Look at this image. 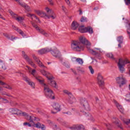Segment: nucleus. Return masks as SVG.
Returning a JSON list of instances; mask_svg holds the SVG:
<instances>
[{
	"instance_id": "f257e3e1",
	"label": "nucleus",
	"mask_w": 130,
	"mask_h": 130,
	"mask_svg": "<svg viewBox=\"0 0 130 130\" xmlns=\"http://www.w3.org/2000/svg\"><path fill=\"white\" fill-rule=\"evenodd\" d=\"M81 44L83 45H86V48L88 50H89V52H90V53H92V54H93V55H95L96 57L99 58V59H101L100 54L94 51V50L90 49L91 43L87 40L86 38L84 37H80L79 38V41H73L71 43V48L74 51H80L84 48V46H82Z\"/></svg>"
},
{
	"instance_id": "f03ea898",
	"label": "nucleus",
	"mask_w": 130,
	"mask_h": 130,
	"mask_svg": "<svg viewBox=\"0 0 130 130\" xmlns=\"http://www.w3.org/2000/svg\"><path fill=\"white\" fill-rule=\"evenodd\" d=\"M40 72L41 74H43V76H45V77H46V78L48 79V84L50 85V86H51V87H53L54 88H55V89H57V83H56V82L55 81L53 80L54 78L53 76L50 74L49 72H47L45 70H40Z\"/></svg>"
},
{
	"instance_id": "7ed1b4c3",
	"label": "nucleus",
	"mask_w": 130,
	"mask_h": 130,
	"mask_svg": "<svg viewBox=\"0 0 130 130\" xmlns=\"http://www.w3.org/2000/svg\"><path fill=\"white\" fill-rule=\"evenodd\" d=\"M44 86H45L44 87V93L46 97L50 98V99H55L53 91L49 88L48 85H46V84H44Z\"/></svg>"
},
{
	"instance_id": "20e7f679",
	"label": "nucleus",
	"mask_w": 130,
	"mask_h": 130,
	"mask_svg": "<svg viewBox=\"0 0 130 130\" xmlns=\"http://www.w3.org/2000/svg\"><path fill=\"white\" fill-rule=\"evenodd\" d=\"M126 63H129V61L127 59L125 60H122V59H119V62H118V67L119 68L120 72L122 73L124 72V66L126 64Z\"/></svg>"
},
{
	"instance_id": "39448f33",
	"label": "nucleus",
	"mask_w": 130,
	"mask_h": 130,
	"mask_svg": "<svg viewBox=\"0 0 130 130\" xmlns=\"http://www.w3.org/2000/svg\"><path fill=\"white\" fill-rule=\"evenodd\" d=\"M83 27L84 25H82L79 26V27L78 28V30L81 33H87V32H88L89 34H93V33H94V31H93V28L91 26H88L85 28H83Z\"/></svg>"
},
{
	"instance_id": "423d86ee",
	"label": "nucleus",
	"mask_w": 130,
	"mask_h": 130,
	"mask_svg": "<svg viewBox=\"0 0 130 130\" xmlns=\"http://www.w3.org/2000/svg\"><path fill=\"white\" fill-rule=\"evenodd\" d=\"M80 104L82 106V108L84 109V110H86L87 111H89L90 110V106L89 105V103H88V101L85 98L80 99Z\"/></svg>"
},
{
	"instance_id": "0eeeda50",
	"label": "nucleus",
	"mask_w": 130,
	"mask_h": 130,
	"mask_svg": "<svg viewBox=\"0 0 130 130\" xmlns=\"http://www.w3.org/2000/svg\"><path fill=\"white\" fill-rule=\"evenodd\" d=\"M32 26L36 29V30L38 31V32H39V33H41V34H42V35H44V36H45V37H48L49 36V35L47 34V32H45V30L40 28L39 27H38V25H37L35 23L31 22V23Z\"/></svg>"
},
{
	"instance_id": "6e6552de",
	"label": "nucleus",
	"mask_w": 130,
	"mask_h": 130,
	"mask_svg": "<svg viewBox=\"0 0 130 130\" xmlns=\"http://www.w3.org/2000/svg\"><path fill=\"white\" fill-rule=\"evenodd\" d=\"M98 84L101 89H104V79H103V76L100 73L98 75Z\"/></svg>"
},
{
	"instance_id": "1a4fd4ad",
	"label": "nucleus",
	"mask_w": 130,
	"mask_h": 130,
	"mask_svg": "<svg viewBox=\"0 0 130 130\" xmlns=\"http://www.w3.org/2000/svg\"><path fill=\"white\" fill-rule=\"evenodd\" d=\"M116 83L119 85L120 88H121L122 86L126 84V80L123 77H118L116 78Z\"/></svg>"
},
{
	"instance_id": "9d476101",
	"label": "nucleus",
	"mask_w": 130,
	"mask_h": 130,
	"mask_svg": "<svg viewBox=\"0 0 130 130\" xmlns=\"http://www.w3.org/2000/svg\"><path fill=\"white\" fill-rule=\"evenodd\" d=\"M51 54L53 56H54L56 58H59L60 60H62V58H61V55L60 54V52L57 49L52 50L50 51Z\"/></svg>"
},
{
	"instance_id": "9b49d317",
	"label": "nucleus",
	"mask_w": 130,
	"mask_h": 130,
	"mask_svg": "<svg viewBox=\"0 0 130 130\" xmlns=\"http://www.w3.org/2000/svg\"><path fill=\"white\" fill-rule=\"evenodd\" d=\"M22 53L23 58H25L26 61H28L29 64H31V66L34 68H36V67L35 66V64L34 63V62H33V61H32V60L29 58V57L28 56V55H27V54H25V51H22Z\"/></svg>"
},
{
	"instance_id": "f8f14e48",
	"label": "nucleus",
	"mask_w": 130,
	"mask_h": 130,
	"mask_svg": "<svg viewBox=\"0 0 130 130\" xmlns=\"http://www.w3.org/2000/svg\"><path fill=\"white\" fill-rule=\"evenodd\" d=\"M63 93L65 94H67L69 96V102L70 103V104H73L74 103V102L76 100V99L74 97L72 98V92L69 91L67 90H64L63 91Z\"/></svg>"
},
{
	"instance_id": "ddd939ff",
	"label": "nucleus",
	"mask_w": 130,
	"mask_h": 130,
	"mask_svg": "<svg viewBox=\"0 0 130 130\" xmlns=\"http://www.w3.org/2000/svg\"><path fill=\"white\" fill-rule=\"evenodd\" d=\"M53 107L55 110L56 111V112H53V111H51V112L53 114H56V113H57L58 111H60V105L58 103H53Z\"/></svg>"
},
{
	"instance_id": "4468645a",
	"label": "nucleus",
	"mask_w": 130,
	"mask_h": 130,
	"mask_svg": "<svg viewBox=\"0 0 130 130\" xmlns=\"http://www.w3.org/2000/svg\"><path fill=\"white\" fill-rule=\"evenodd\" d=\"M22 78H23L24 81H25V82H26V83H27V84H28V85H29V86H31V87L35 88L34 86H35V84L33 82H31L30 80V79H29L28 78V77L26 76V75H23Z\"/></svg>"
},
{
	"instance_id": "2eb2a0df",
	"label": "nucleus",
	"mask_w": 130,
	"mask_h": 130,
	"mask_svg": "<svg viewBox=\"0 0 130 130\" xmlns=\"http://www.w3.org/2000/svg\"><path fill=\"white\" fill-rule=\"evenodd\" d=\"M32 57L35 60V61H36V62H37L39 66V67H40V68H42L43 69L45 68L46 69V67L43 64L42 62H41V61H40V60H39V59H38V58H37L35 55H32Z\"/></svg>"
},
{
	"instance_id": "dca6fc26",
	"label": "nucleus",
	"mask_w": 130,
	"mask_h": 130,
	"mask_svg": "<svg viewBox=\"0 0 130 130\" xmlns=\"http://www.w3.org/2000/svg\"><path fill=\"white\" fill-rule=\"evenodd\" d=\"M50 51H51V48H45L39 50L38 53L39 54H45L48 53V52H50Z\"/></svg>"
},
{
	"instance_id": "f3484780",
	"label": "nucleus",
	"mask_w": 130,
	"mask_h": 130,
	"mask_svg": "<svg viewBox=\"0 0 130 130\" xmlns=\"http://www.w3.org/2000/svg\"><path fill=\"white\" fill-rule=\"evenodd\" d=\"M72 130H84L85 127L83 125H74L70 127Z\"/></svg>"
},
{
	"instance_id": "a211bd4d",
	"label": "nucleus",
	"mask_w": 130,
	"mask_h": 130,
	"mask_svg": "<svg viewBox=\"0 0 130 130\" xmlns=\"http://www.w3.org/2000/svg\"><path fill=\"white\" fill-rule=\"evenodd\" d=\"M113 122L114 123H115V124H116V125H117L118 127H120L121 129H123V127H122L121 123H120V121H119L118 118H113Z\"/></svg>"
},
{
	"instance_id": "6ab92c4d",
	"label": "nucleus",
	"mask_w": 130,
	"mask_h": 130,
	"mask_svg": "<svg viewBox=\"0 0 130 130\" xmlns=\"http://www.w3.org/2000/svg\"><path fill=\"white\" fill-rule=\"evenodd\" d=\"M47 13L48 14H47V16H45L46 18L48 19H50V18H52L53 19H55V17L53 15H50V14L52 13V11L51 10L49 9L48 7H46L45 9Z\"/></svg>"
},
{
	"instance_id": "aec40b11",
	"label": "nucleus",
	"mask_w": 130,
	"mask_h": 130,
	"mask_svg": "<svg viewBox=\"0 0 130 130\" xmlns=\"http://www.w3.org/2000/svg\"><path fill=\"white\" fill-rule=\"evenodd\" d=\"M114 104H115L116 107L117 108L118 110L120 111V112H121V113H123V111L124 110V109H123V107H122V106L119 105V104L117 103V102L115 100H114Z\"/></svg>"
},
{
	"instance_id": "412c9836",
	"label": "nucleus",
	"mask_w": 130,
	"mask_h": 130,
	"mask_svg": "<svg viewBox=\"0 0 130 130\" xmlns=\"http://www.w3.org/2000/svg\"><path fill=\"white\" fill-rule=\"evenodd\" d=\"M33 126H35L37 128H41L42 130H45V125L44 124H42L41 125V123H40V122L34 124Z\"/></svg>"
},
{
	"instance_id": "4be33fe9",
	"label": "nucleus",
	"mask_w": 130,
	"mask_h": 130,
	"mask_svg": "<svg viewBox=\"0 0 130 130\" xmlns=\"http://www.w3.org/2000/svg\"><path fill=\"white\" fill-rule=\"evenodd\" d=\"M9 111L10 113L12 114H19L20 112L19 110L17 108H10Z\"/></svg>"
},
{
	"instance_id": "5701e85b",
	"label": "nucleus",
	"mask_w": 130,
	"mask_h": 130,
	"mask_svg": "<svg viewBox=\"0 0 130 130\" xmlns=\"http://www.w3.org/2000/svg\"><path fill=\"white\" fill-rule=\"evenodd\" d=\"M79 25L77 21H73L71 24V28L73 30H77Z\"/></svg>"
},
{
	"instance_id": "b1692460",
	"label": "nucleus",
	"mask_w": 130,
	"mask_h": 130,
	"mask_svg": "<svg viewBox=\"0 0 130 130\" xmlns=\"http://www.w3.org/2000/svg\"><path fill=\"white\" fill-rule=\"evenodd\" d=\"M36 13H37V14L39 16H41V17H45V16H47V14H46V13H45L43 12H41L39 10H36Z\"/></svg>"
},
{
	"instance_id": "393cba45",
	"label": "nucleus",
	"mask_w": 130,
	"mask_h": 130,
	"mask_svg": "<svg viewBox=\"0 0 130 130\" xmlns=\"http://www.w3.org/2000/svg\"><path fill=\"white\" fill-rule=\"evenodd\" d=\"M77 71L78 73H81V74H84L85 73V69L81 67H77Z\"/></svg>"
},
{
	"instance_id": "a878e982",
	"label": "nucleus",
	"mask_w": 130,
	"mask_h": 130,
	"mask_svg": "<svg viewBox=\"0 0 130 130\" xmlns=\"http://www.w3.org/2000/svg\"><path fill=\"white\" fill-rule=\"evenodd\" d=\"M117 41L120 44L123 43V37L122 36H120L117 37Z\"/></svg>"
},
{
	"instance_id": "bb28decb",
	"label": "nucleus",
	"mask_w": 130,
	"mask_h": 130,
	"mask_svg": "<svg viewBox=\"0 0 130 130\" xmlns=\"http://www.w3.org/2000/svg\"><path fill=\"white\" fill-rule=\"evenodd\" d=\"M36 80H37V81H38L39 82V83H40V84H43L44 85V80H41V77L40 76H38V77H36Z\"/></svg>"
},
{
	"instance_id": "cd10ccee",
	"label": "nucleus",
	"mask_w": 130,
	"mask_h": 130,
	"mask_svg": "<svg viewBox=\"0 0 130 130\" xmlns=\"http://www.w3.org/2000/svg\"><path fill=\"white\" fill-rule=\"evenodd\" d=\"M107 57H109V58H111L112 59L115 60V58H114L113 54L111 53H108L106 54Z\"/></svg>"
},
{
	"instance_id": "c85d7f7f",
	"label": "nucleus",
	"mask_w": 130,
	"mask_h": 130,
	"mask_svg": "<svg viewBox=\"0 0 130 130\" xmlns=\"http://www.w3.org/2000/svg\"><path fill=\"white\" fill-rule=\"evenodd\" d=\"M77 62H78L79 64H83L84 63V61H83V59L80 58H77L76 59Z\"/></svg>"
},
{
	"instance_id": "c756f323",
	"label": "nucleus",
	"mask_w": 130,
	"mask_h": 130,
	"mask_svg": "<svg viewBox=\"0 0 130 130\" xmlns=\"http://www.w3.org/2000/svg\"><path fill=\"white\" fill-rule=\"evenodd\" d=\"M122 120L123 121L124 123H125L127 125H128L130 123V119L123 118Z\"/></svg>"
},
{
	"instance_id": "7c9ffc66",
	"label": "nucleus",
	"mask_w": 130,
	"mask_h": 130,
	"mask_svg": "<svg viewBox=\"0 0 130 130\" xmlns=\"http://www.w3.org/2000/svg\"><path fill=\"white\" fill-rule=\"evenodd\" d=\"M19 114H20L22 116H25V117H26V118H28L29 117V115H28V114L25 112H22L21 113L19 112Z\"/></svg>"
},
{
	"instance_id": "2f4dec72",
	"label": "nucleus",
	"mask_w": 130,
	"mask_h": 130,
	"mask_svg": "<svg viewBox=\"0 0 130 130\" xmlns=\"http://www.w3.org/2000/svg\"><path fill=\"white\" fill-rule=\"evenodd\" d=\"M36 120V117H35L34 116H30L29 118L28 119V120L30 121V122H34L33 121Z\"/></svg>"
},
{
	"instance_id": "473e14b6",
	"label": "nucleus",
	"mask_w": 130,
	"mask_h": 130,
	"mask_svg": "<svg viewBox=\"0 0 130 130\" xmlns=\"http://www.w3.org/2000/svg\"><path fill=\"white\" fill-rule=\"evenodd\" d=\"M88 21V18L85 16H82L80 19V22L84 23Z\"/></svg>"
},
{
	"instance_id": "72a5a7b5",
	"label": "nucleus",
	"mask_w": 130,
	"mask_h": 130,
	"mask_svg": "<svg viewBox=\"0 0 130 130\" xmlns=\"http://www.w3.org/2000/svg\"><path fill=\"white\" fill-rule=\"evenodd\" d=\"M14 18H15V20L18 22H22L24 20V17H16Z\"/></svg>"
},
{
	"instance_id": "f704fd0d",
	"label": "nucleus",
	"mask_w": 130,
	"mask_h": 130,
	"mask_svg": "<svg viewBox=\"0 0 130 130\" xmlns=\"http://www.w3.org/2000/svg\"><path fill=\"white\" fill-rule=\"evenodd\" d=\"M24 9L27 12H32V10L30 8V7L27 5L24 6Z\"/></svg>"
},
{
	"instance_id": "c9c22d12",
	"label": "nucleus",
	"mask_w": 130,
	"mask_h": 130,
	"mask_svg": "<svg viewBox=\"0 0 130 130\" xmlns=\"http://www.w3.org/2000/svg\"><path fill=\"white\" fill-rule=\"evenodd\" d=\"M88 69H89L91 75L94 74V69H93V68H92V66H89Z\"/></svg>"
},
{
	"instance_id": "e433bc0d",
	"label": "nucleus",
	"mask_w": 130,
	"mask_h": 130,
	"mask_svg": "<svg viewBox=\"0 0 130 130\" xmlns=\"http://www.w3.org/2000/svg\"><path fill=\"white\" fill-rule=\"evenodd\" d=\"M20 35H22L23 37H24V36H26V35L24 34V31H22L21 29H19L18 32Z\"/></svg>"
},
{
	"instance_id": "4c0bfd02",
	"label": "nucleus",
	"mask_w": 130,
	"mask_h": 130,
	"mask_svg": "<svg viewBox=\"0 0 130 130\" xmlns=\"http://www.w3.org/2000/svg\"><path fill=\"white\" fill-rule=\"evenodd\" d=\"M12 28L14 29V30H15V31H17V32H19V30H20L18 27L14 25H12Z\"/></svg>"
},
{
	"instance_id": "58836bf2",
	"label": "nucleus",
	"mask_w": 130,
	"mask_h": 130,
	"mask_svg": "<svg viewBox=\"0 0 130 130\" xmlns=\"http://www.w3.org/2000/svg\"><path fill=\"white\" fill-rule=\"evenodd\" d=\"M11 15L14 17L16 18V17H18V15L15 14L13 11H11L10 12Z\"/></svg>"
},
{
	"instance_id": "ea45409f",
	"label": "nucleus",
	"mask_w": 130,
	"mask_h": 130,
	"mask_svg": "<svg viewBox=\"0 0 130 130\" xmlns=\"http://www.w3.org/2000/svg\"><path fill=\"white\" fill-rule=\"evenodd\" d=\"M2 68L3 70H4V71L7 70V67H6V64H5L4 63L2 62Z\"/></svg>"
},
{
	"instance_id": "a19ab883",
	"label": "nucleus",
	"mask_w": 130,
	"mask_h": 130,
	"mask_svg": "<svg viewBox=\"0 0 130 130\" xmlns=\"http://www.w3.org/2000/svg\"><path fill=\"white\" fill-rule=\"evenodd\" d=\"M33 15H34V14H31L30 13H27L26 15L27 17L29 18H33Z\"/></svg>"
},
{
	"instance_id": "79ce46f5",
	"label": "nucleus",
	"mask_w": 130,
	"mask_h": 130,
	"mask_svg": "<svg viewBox=\"0 0 130 130\" xmlns=\"http://www.w3.org/2000/svg\"><path fill=\"white\" fill-rule=\"evenodd\" d=\"M5 88H6V89H8L9 90H12V89H13L10 85H7L6 86H5Z\"/></svg>"
},
{
	"instance_id": "37998d69",
	"label": "nucleus",
	"mask_w": 130,
	"mask_h": 130,
	"mask_svg": "<svg viewBox=\"0 0 130 130\" xmlns=\"http://www.w3.org/2000/svg\"><path fill=\"white\" fill-rule=\"evenodd\" d=\"M18 3H19V5L21 6V7H23V8H25V6H26V5H25V4L20 3V1H18Z\"/></svg>"
},
{
	"instance_id": "c03bdc74",
	"label": "nucleus",
	"mask_w": 130,
	"mask_h": 130,
	"mask_svg": "<svg viewBox=\"0 0 130 130\" xmlns=\"http://www.w3.org/2000/svg\"><path fill=\"white\" fill-rule=\"evenodd\" d=\"M23 125H28V126H31V124H30L28 122H24L23 123Z\"/></svg>"
},
{
	"instance_id": "a18cd8bd",
	"label": "nucleus",
	"mask_w": 130,
	"mask_h": 130,
	"mask_svg": "<svg viewBox=\"0 0 130 130\" xmlns=\"http://www.w3.org/2000/svg\"><path fill=\"white\" fill-rule=\"evenodd\" d=\"M4 35L5 37H6V38H8V39H11L10 36H9V35L8 34H4Z\"/></svg>"
},
{
	"instance_id": "49530a36",
	"label": "nucleus",
	"mask_w": 130,
	"mask_h": 130,
	"mask_svg": "<svg viewBox=\"0 0 130 130\" xmlns=\"http://www.w3.org/2000/svg\"><path fill=\"white\" fill-rule=\"evenodd\" d=\"M126 5H130V0H124Z\"/></svg>"
},
{
	"instance_id": "de8ad7c7",
	"label": "nucleus",
	"mask_w": 130,
	"mask_h": 130,
	"mask_svg": "<svg viewBox=\"0 0 130 130\" xmlns=\"http://www.w3.org/2000/svg\"><path fill=\"white\" fill-rule=\"evenodd\" d=\"M35 73H36V70H32V71H31V75H32V76H35Z\"/></svg>"
},
{
	"instance_id": "09e8293b",
	"label": "nucleus",
	"mask_w": 130,
	"mask_h": 130,
	"mask_svg": "<svg viewBox=\"0 0 130 130\" xmlns=\"http://www.w3.org/2000/svg\"><path fill=\"white\" fill-rule=\"evenodd\" d=\"M62 11H63V12L64 13H66V12H67V8H66V7H64V6H62Z\"/></svg>"
},
{
	"instance_id": "8fccbe9b",
	"label": "nucleus",
	"mask_w": 130,
	"mask_h": 130,
	"mask_svg": "<svg viewBox=\"0 0 130 130\" xmlns=\"http://www.w3.org/2000/svg\"><path fill=\"white\" fill-rule=\"evenodd\" d=\"M33 18H35L36 19V20H37L39 22L40 21V20H39V18L38 17H37V16L35 15L34 14L33 15Z\"/></svg>"
},
{
	"instance_id": "3c124183",
	"label": "nucleus",
	"mask_w": 130,
	"mask_h": 130,
	"mask_svg": "<svg viewBox=\"0 0 130 130\" xmlns=\"http://www.w3.org/2000/svg\"><path fill=\"white\" fill-rule=\"evenodd\" d=\"M77 82L78 84H81V79L79 78L78 77L77 78Z\"/></svg>"
},
{
	"instance_id": "603ef678",
	"label": "nucleus",
	"mask_w": 130,
	"mask_h": 130,
	"mask_svg": "<svg viewBox=\"0 0 130 130\" xmlns=\"http://www.w3.org/2000/svg\"><path fill=\"white\" fill-rule=\"evenodd\" d=\"M0 85H1L2 86H4V85H6V83L0 80Z\"/></svg>"
},
{
	"instance_id": "864d4df0",
	"label": "nucleus",
	"mask_w": 130,
	"mask_h": 130,
	"mask_svg": "<svg viewBox=\"0 0 130 130\" xmlns=\"http://www.w3.org/2000/svg\"><path fill=\"white\" fill-rule=\"evenodd\" d=\"M48 1L50 3V4L51 6H53V2H52V0H48Z\"/></svg>"
},
{
	"instance_id": "5fc2aeb1",
	"label": "nucleus",
	"mask_w": 130,
	"mask_h": 130,
	"mask_svg": "<svg viewBox=\"0 0 130 130\" xmlns=\"http://www.w3.org/2000/svg\"><path fill=\"white\" fill-rule=\"evenodd\" d=\"M79 15H83V11H82V9H80L79 10Z\"/></svg>"
},
{
	"instance_id": "6e6d98bb",
	"label": "nucleus",
	"mask_w": 130,
	"mask_h": 130,
	"mask_svg": "<svg viewBox=\"0 0 130 130\" xmlns=\"http://www.w3.org/2000/svg\"><path fill=\"white\" fill-rule=\"evenodd\" d=\"M65 2L67 4V5H70V4H71L70 0H65Z\"/></svg>"
},
{
	"instance_id": "4d7b16f0",
	"label": "nucleus",
	"mask_w": 130,
	"mask_h": 130,
	"mask_svg": "<svg viewBox=\"0 0 130 130\" xmlns=\"http://www.w3.org/2000/svg\"><path fill=\"white\" fill-rule=\"evenodd\" d=\"M15 39H16L15 37H11V40H12V41H14V40H15Z\"/></svg>"
},
{
	"instance_id": "13d9d810",
	"label": "nucleus",
	"mask_w": 130,
	"mask_h": 130,
	"mask_svg": "<svg viewBox=\"0 0 130 130\" xmlns=\"http://www.w3.org/2000/svg\"><path fill=\"white\" fill-rule=\"evenodd\" d=\"M93 10H95V11H97V10H99V8H98L97 7H95V8H93Z\"/></svg>"
},
{
	"instance_id": "bf43d9fd",
	"label": "nucleus",
	"mask_w": 130,
	"mask_h": 130,
	"mask_svg": "<svg viewBox=\"0 0 130 130\" xmlns=\"http://www.w3.org/2000/svg\"><path fill=\"white\" fill-rule=\"evenodd\" d=\"M121 44H120V43H119V44L118 45V47L119 48H121Z\"/></svg>"
},
{
	"instance_id": "052dcab7",
	"label": "nucleus",
	"mask_w": 130,
	"mask_h": 130,
	"mask_svg": "<svg viewBox=\"0 0 130 130\" xmlns=\"http://www.w3.org/2000/svg\"><path fill=\"white\" fill-rule=\"evenodd\" d=\"M72 72L74 73V74H75V75H77V72H76V71H74L72 70Z\"/></svg>"
},
{
	"instance_id": "680f3d73",
	"label": "nucleus",
	"mask_w": 130,
	"mask_h": 130,
	"mask_svg": "<svg viewBox=\"0 0 130 130\" xmlns=\"http://www.w3.org/2000/svg\"><path fill=\"white\" fill-rule=\"evenodd\" d=\"M6 95L8 96V97H13V96H12V95H10L9 94H6Z\"/></svg>"
},
{
	"instance_id": "e2e57ef3",
	"label": "nucleus",
	"mask_w": 130,
	"mask_h": 130,
	"mask_svg": "<svg viewBox=\"0 0 130 130\" xmlns=\"http://www.w3.org/2000/svg\"><path fill=\"white\" fill-rule=\"evenodd\" d=\"M66 123H67V122L66 121H63L62 122V124H63V125H65Z\"/></svg>"
},
{
	"instance_id": "0e129e2a",
	"label": "nucleus",
	"mask_w": 130,
	"mask_h": 130,
	"mask_svg": "<svg viewBox=\"0 0 130 130\" xmlns=\"http://www.w3.org/2000/svg\"><path fill=\"white\" fill-rule=\"evenodd\" d=\"M0 18L3 19V20H5V19H4V17H3L2 15H1V14H0Z\"/></svg>"
},
{
	"instance_id": "69168bd1",
	"label": "nucleus",
	"mask_w": 130,
	"mask_h": 130,
	"mask_svg": "<svg viewBox=\"0 0 130 130\" xmlns=\"http://www.w3.org/2000/svg\"><path fill=\"white\" fill-rule=\"evenodd\" d=\"M66 68H70V66H69L68 64L65 65Z\"/></svg>"
},
{
	"instance_id": "338daca9",
	"label": "nucleus",
	"mask_w": 130,
	"mask_h": 130,
	"mask_svg": "<svg viewBox=\"0 0 130 130\" xmlns=\"http://www.w3.org/2000/svg\"><path fill=\"white\" fill-rule=\"evenodd\" d=\"M54 127L56 128V127H57V125L56 124L54 125Z\"/></svg>"
},
{
	"instance_id": "774afa93",
	"label": "nucleus",
	"mask_w": 130,
	"mask_h": 130,
	"mask_svg": "<svg viewBox=\"0 0 130 130\" xmlns=\"http://www.w3.org/2000/svg\"><path fill=\"white\" fill-rule=\"evenodd\" d=\"M26 68H27V69L28 70H31V68H30V67H29V66H26Z\"/></svg>"
}]
</instances>
